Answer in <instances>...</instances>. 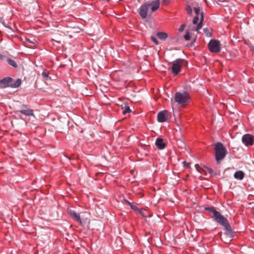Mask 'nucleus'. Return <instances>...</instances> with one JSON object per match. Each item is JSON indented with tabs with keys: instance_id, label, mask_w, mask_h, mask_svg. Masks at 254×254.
<instances>
[{
	"instance_id": "nucleus-1",
	"label": "nucleus",
	"mask_w": 254,
	"mask_h": 254,
	"mask_svg": "<svg viewBox=\"0 0 254 254\" xmlns=\"http://www.w3.org/2000/svg\"><path fill=\"white\" fill-rule=\"evenodd\" d=\"M215 160L218 164H219L221 161L226 156L227 150L221 142H217L214 145Z\"/></svg>"
},
{
	"instance_id": "nucleus-2",
	"label": "nucleus",
	"mask_w": 254,
	"mask_h": 254,
	"mask_svg": "<svg viewBox=\"0 0 254 254\" xmlns=\"http://www.w3.org/2000/svg\"><path fill=\"white\" fill-rule=\"evenodd\" d=\"M184 60L178 59L172 63H169V69H171L172 73L176 75L181 71L183 66Z\"/></svg>"
},
{
	"instance_id": "nucleus-3",
	"label": "nucleus",
	"mask_w": 254,
	"mask_h": 254,
	"mask_svg": "<svg viewBox=\"0 0 254 254\" xmlns=\"http://www.w3.org/2000/svg\"><path fill=\"white\" fill-rule=\"evenodd\" d=\"M174 99L176 102L179 104L185 105L186 104L189 100V96L187 93H180L177 92L174 97Z\"/></svg>"
},
{
	"instance_id": "nucleus-4",
	"label": "nucleus",
	"mask_w": 254,
	"mask_h": 254,
	"mask_svg": "<svg viewBox=\"0 0 254 254\" xmlns=\"http://www.w3.org/2000/svg\"><path fill=\"white\" fill-rule=\"evenodd\" d=\"M208 46L209 50L211 52L218 53L220 51V43L218 40H211Z\"/></svg>"
},
{
	"instance_id": "nucleus-5",
	"label": "nucleus",
	"mask_w": 254,
	"mask_h": 254,
	"mask_svg": "<svg viewBox=\"0 0 254 254\" xmlns=\"http://www.w3.org/2000/svg\"><path fill=\"white\" fill-rule=\"evenodd\" d=\"M19 112L26 116H32L35 117L34 111L32 109L29 108L26 105H22L19 107V109L17 111Z\"/></svg>"
},
{
	"instance_id": "nucleus-6",
	"label": "nucleus",
	"mask_w": 254,
	"mask_h": 254,
	"mask_svg": "<svg viewBox=\"0 0 254 254\" xmlns=\"http://www.w3.org/2000/svg\"><path fill=\"white\" fill-rule=\"evenodd\" d=\"M215 215L213 216L215 220L224 227L229 224L227 219L222 215L219 212H215Z\"/></svg>"
},
{
	"instance_id": "nucleus-7",
	"label": "nucleus",
	"mask_w": 254,
	"mask_h": 254,
	"mask_svg": "<svg viewBox=\"0 0 254 254\" xmlns=\"http://www.w3.org/2000/svg\"><path fill=\"white\" fill-rule=\"evenodd\" d=\"M149 7V1L145 2L140 6L139 13L142 18L144 19L147 17Z\"/></svg>"
},
{
	"instance_id": "nucleus-8",
	"label": "nucleus",
	"mask_w": 254,
	"mask_h": 254,
	"mask_svg": "<svg viewBox=\"0 0 254 254\" xmlns=\"http://www.w3.org/2000/svg\"><path fill=\"white\" fill-rule=\"evenodd\" d=\"M242 140L246 146L252 145L254 142V137L250 134H246L243 136Z\"/></svg>"
},
{
	"instance_id": "nucleus-9",
	"label": "nucleus",
	"mask_w": 254,
	"mask_h": 254,
	"mask_svg": "<svg viewBox=\"0 0 254 254\" xmlns=\"http://www.w3.org/2000/svg\"><path fill=\"white\" fill-rule=\"evenodd\" d=\"M169 112L166 110H164L158 113L157 115V120L160 123H163L167 121L168 119Z\"/></svg>"
},
{
	"instance_id": "nucleus-10",
	"label": "nucleus",
	"mask_w": 254,
	"mask_h": 254,
	"mask_svg": "<svg viewBox=\"0 0 254 254\" xmlns=\"http://www.w3.org/2000/svg\"><path fill=\"white\" fill-rule=\"evenodd\" d=\"M12 79L7 77L0 80V88H3L11 86L12 85Z\"/></svg>"
},
{
	"instance_id": "nucleus-11",
	"label": "nucleus",
	"mask_w": 254,
	"mask_h": 254,
	"mask_svg": "<svg viewBox=\"0 0 254 254\" xmlns=\"http://www.w3.org/2000/svg\"><path fill=\"white\" fill-rule=\"evenodd\" d=\"M69 215L73 219H75L80 225H82L80 214L76 211L70 209L68 210Z\"/></svg>"
},
{
	"instance_id": "nucleus-12",
	"label": "nucleus",
	"mask_w": 254,
	"mask_h": 254,
	"mask_svg": "<svg viewBox=\"0 0 254 254\" xmlns=\"http://www.w3.org/2000/svg\"><path fill=\"white\" fill-rule=\"evenodd\" d=\"M149 6H151V10L152 12L155 11L159 9L160 6V0H156L152 1H149Z\"/></svg>"
},
{
	"instance_id": "nucleus-13",
	"label": "nucleus",
	"mask_w": 254,
	"mask_h": 254,
	"mask_svg": "<svg viewBox=\"0 0 254 254\" xmlns=\"http://www.w3.org/2000/svg\"><path fill=\"white\" fill-rule=\"evenodd\" d=\"M155 145L157 148L160 149H163L166 146V144L164 142L163 139L161 138H157L155 142Z\"/></svg>"
},
{
	"instance_id": "nucleus-14",
	"label": "nucleus",
	"mask_w": 254,
	"mask_h": 254,
	"mask_svg": "<svg viewBox=\"0 0 254 254\" xmlns=\"http://www.w3.org/2000/svg\"><path fill=\"white\" fill-rule=\"evenodd\" d=\"M224 228L225 230V235L229 238H232L233 236V233L230 224H229L226 225L224 226Z\"/></svg>"
},
{
	"instance_id": "nucleus-15",
	"label": "nucleus",
	"mask_w": 254,
	"mask_h": 254,
	"mask_svg": "<svg viewBox=\"0 0 254 254\" xmlns=\"http://www.w3.org/2000/svg\"><path fill=\"white\" fill-rule=\"evenodd\" d=\"M197 171H199L201 173H204L205 175H207V174H210V175H213L214 172L213 170L207 167H204V168L202 169V170H199L198 169H197Z\"/></svg>"
},
{
	"instance_id": "nucleus-16",
	"label": "nucleus",
	"mask_w": 254,
	"mask_h": 254,
	"mask_svg": "<svg viewBox=\"0 0 254 254\" xmlns=\"http://www.w3.org/2000/svg\"><path fill=\"white\" fill-rule=\"evenodd\" d=\"M234 177L236 179L242 180L244 177V173L242 171H238L235 173Z\"/></svg>"
},
{
	"instance_id": "nucleus-17",
	"label": "nucleus",
	"mask_w": 254,
	"mask_h": 254,
	"mask_svg": "<svg viewBox=\"0 0 254 254\" xmlns=\"http://www.w3.org/2000/svg\"><path fill=\"white\" fill-rule=\"evenodd\" d=\"M157 37L161 40H165L168 37V34L166 32H160L157 33Z\"/></svg>"
},
{
	"instance_id": "nucleus-18",
	"label": "nucleus",
	"mask_w": 254,
	"mask_h": 254,
	"mask_svg": "<svg viewBox=\"0 0 254 254\" xmlns=\"http://www.w3.org/2000/svg\"><path fill=\"white\" fill-rule=\"evenodd\" d=\"M203 19H204V17H203V12H201V13L200 20V22H199L198 24L196 26V27L195 28V30L198 31V30H200L202 28V22H203Z\"/></svg>"
},
{
	"instance_id": "nucleus-19",
	"label": "nucleus",
	"mask_w": 254,
	"mask_h": 254,
	"mask_svg": "<svg viewBox=\"0 0 254 254\" xmlns=\"http://www.w3.org/2000/svg\"><path fill=\"white\" fill-rule=\"evenodd\" d=\"M203 31L204 33L207 37H210L211 36V29L208 28H205L203 29Z\"/></svg>"
},
{
	"instance_id": "nucleus-20",
	"label": "nucleus",
	"mask_w": 254,
	"mask_h": 254,
	"mask_svg": "<svg viewBox=\"0 0 254 254\" xmlns=\"http://www.w3.org/2000/svg\"><path fill=\"white\" fill-rule=\"evenodd\" d=\"M21 81L19 79L16 80V81H15L14 83H13V81H12L11 87H18L21 85Z\"/></svg>"
},
{
	"instance_id": "nucleus-21",
	"label": "nucleus",
	"mask_w": 254,
	"mask_h": 254,
	"mask_svg": "<svg viewBox=\"0 0 254 254\" xmlns=\"http://www.w3.org/2000/svg\"><path fill=\"white\" fill-rule=\"evenodd\" d=\"M7 62L10 65H11L13 67L16 68L17 67V65L16 62L14 60H13L11 59H8Z\"/></svg>"
},
{
	"instance_id": "nucleus-22",
	"label": "nucleus",
	"mask_w": 254,
	"mask_h": 254,
	"mask_svg": "<svg viewBox=\"0 0 254 254\" xmlns=\"http://www.w3.org/2000/svg\"><path fill=\"white\" fill-rule=\"evenodd\" d=\"M205 209L209 211V212H211L213 214V216L215 215V212H218L217 210H216L214 207H209L205 208Z\"/></svg>"
},
{
	"instance_id": "nucleus-23",
	"label": "nucleus",
	"mask_w": 254,
	"mask_h": 254,
	"mask_svg": "<svg viewBox=\"0 0 254 254\" xmlns=\"http://www.w3.org/2000/svg\"><path fill=\"white\" fill-rule=\"evenodd\" d=\"M130 112L131 110L130 109L129 107L125 105V109L123 110L122 113L125 115L127 113H130Z\"/></svg>"
},
{
	"instance_id": "nucleus-24",
	"label": "nucleus",
	"mask_w": 254,
	"mask_h": 254,
	"mask_svg": "<svg viewBox=\"0 0 254 254\" xmlns=\"http://www.w3.org/2000/svg\"><path fill=\"white\" fill-rule=\"evenodd\" d=\"M139 213L143 217H146V216H147V214L148 213V212L147 211H141V210H139L138 209V210Z\"/></svg>"
},
{
	"instance_id": "nucleus-25",
	"label": "nucleus",
	"mask_w": 254,
	"mask_h": 254,
	"mask_svg": "<svg viewBox=\"0 0 254 254\" xmlns=\"http://www.w3.org/2000/svg\"><path fill=\"white\" fill-rule=\"evenodd\" d=\"M186 11L188 14H191L192 13V9L190 5H188L186 8Z\"/></svg>"
},
{
	"instance_id": "nucleus-26",
	"label": "nucleus",
	"mask_w": 254,
	"mask_h": 254,
	"mask_svg": "<svg viewBox=\"0 0 254 254\" xmlns=\"http://www.w3.org/2000/svg\"><path fill=\"white\" fill-rule=\"evenodd\" d=\"M190 32H187L184 36V38L186 40L188 41L190 39Z\"/></svg>"
},
{
	"instance_id": "nucleus-27",
	"label": "nucleus",
	"mask_w": 254,
	"mask_h": 254,
	"mask_svg": "<svg viewBox=\"0 0 254 254\" xmlns=\"http://www.w3.org/2000/svg\"><path fill=\"white\" fill-rule=\"evenodd\" d=\"M151 40L156 45H158L159 44V42L157 40V39L154 37V36H151Z\"/></svg>"
},
{
	"instance_id": "nucleus-28",
	"label": "nucleus",
	"mask_w": 254,
	"mask_h": 254,
	"mask_svg": "<svg viewBox=\"0 0 254 254\" xmlns=\"http://www.w3.org/2000/svg\"><path fill=\"white\" fill-rule=\"evenodd\" d=\"M198 16L197 15H196L194 18H193V21H192V23L193 24H196L198 22Z\"/></svg>"
},
{
	"instance_id": "nucleus-29",
	"label": "nucleus",
	"mask_w": 254,
	"mask_h": 254,
	"mask_svg": "<svg viewBox=\"0 0 254 254\" xmlns=\"http://www.w3.org/2000/svg\"><path fill=\"white\" fill-rule=\"evenodd\" d=\"M194 12L196 14V15H197L198 16V14H199L200 13V9H199V7H194Z\"/></svg>"
},
{
	"instance_id": "nucleus-30",
	"label": "nucleus",
	"mask_w": 254,
	"mask_h": 254,
	"mask_svg": "<svg viewBox=\"0 0 254 254\" xmlns=\"http://www.w3.org/2000/svg\"><path fill=\"white\" fill-rule=\"evenodd\" d=\"M130 207L133 210H134L135 211H138V208L136 206L133 205L132 203L130 205Z\"/></svg>"
},
{
	"instance_id": "nucleus-31",
	"label": "nucleus",
	"mask_w": 254,
	"mask_h": 254,
	"mask_svg": "<svg viewBox=\"0 0 254 254\" xmlns=\"http://www.w3.org/2000/svg\"><path fill=\"white\" fill-rule=\"evenodd\" d=\"M185 24H182L181 27H180L179 30L180 32H182L183 31L184 29H185Z\"/></svg>"
},
{
	"instance_id": "nucleus-32",
	"label": "nucleus",
	"mask_w": 254,
	"mask_h": 254,
	"mask_svg": "<svg viewBox=\"0 0 254 254\" xmlns=\"http://www.w3.org/2000/svg\"><path fill=\"white\" fill-rule=\"evenodd\" d=\"M42 75L44 77H48V72L44 71L42 72Z\"/></svg>"
},
{
	"instance_id": "nucleus-33",
	"label": "nucleus",
	"mask_w": 254,
	"mask_h": 254,
	"mask_svg": "<svg viewBox=\"0 0 254 254\" xmlns=\"http://www.w3.org/2000/svg\"><path fill=\"white\" fill-rule=\"evenodd\" d=\"M162 4L166 5L168 3V0H163L162 1Z\"/></svg>"
},
{
	"instance_id": "nucleus-34",
	"label": "nucleus",
	"mask_w": 254,
	"mask_h": 254,
	"mask_svg": "<svg viewBox=\"0 0 254 254\" xmlns=\"http://www.w3.org/2000/svg\"><path fill=\"white\" fill-rule=\"evenodd\" d=\"M124 201H125V203H126L127 204V205H129V206H130V205H131V203H130L129 201H128V200H127V199H125V200H124Z\"/></svg>"
},
{
	"instance_id": "nucleus-35",
	"label": "nucleus",
	"mask_w": 254,
	"mask_h": 254,
	"mask_svg": "<svg viewBox=\"0 0 254 254\" xmlns=\"http://www.w3.org/2000/svg\"><path fill=\"white\" fill-rule=\"evenodd\" d=\"M4 58V56L1 54H0V60H2Z\"/></svg>"
},
{
	"instance_id": "nucleus-36",
	"label": "nucleus",
	"mask_w": 254,
	"mask_h": 254,
	"mask_svg": "<svg viewBox=\"0 0 254 254\" xmlns=\"http://www.w3.org/2000/svg\"><path fill=\"white\" fill-rule=\"evenodd\" d=\"M183 163L184 164V165H185V166H188L189 165V163H187L186 161H184V162H183Z\"/></svg>"
}]
</instances>
